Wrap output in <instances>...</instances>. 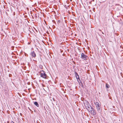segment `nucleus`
<instances>
[{
	"instance_id": "nucleus-3",
	"label": "nucleus",
	"mask_w": 123,
	"mask_h": 123,
	"mask_svg": "<svg viewBox=\"0 0 123 123\" xmlns=\"http://www.w3.org/2000/svg\"><path fill=\"white\" fill-rule=\"evenodd\" d=\"M43 73L41 74V77L44 78H46V74L44 73L43 71L42 70Z\"/></svg>"
},
{
	"instance_id": "nucleus-16",
	"label": "nucleus",
	"mask_w": 123,
	"mask_h": 123,
	"mask_svg": "<svg viewBox=\"0 0 123 123\" xmlns=\"http://www.w3.org/2000/svg\"><path fill=\"white\" fill-rule=\"evenodd\" d=\"M20 115L21 116V115H22V114H21V113H20Z\"/></svg>"
},
{
	"instance_id": "nucleus-7",
	"label": "nucleus",
	"mask_w": 123,
	"mask_h": 123,
	"mask_svg": "<svg viewBox=\"0 0 123 123\" xmlns=\"http://www.w3.org/2000/svg\"><path fill=\"white\" fill-rule=\"evenodd\" d=\"M34 104L37 107L39 106V105L38 103L37 102H34Z\"/></svg>"
},
{
	"instance_id": "nucleus-11",
	"label": "nucleus",
	"mask_w": 123,
	"mask_h": 123,
	"mask_svg": "<svg viewBox=\"0 0 123 123\" xmlns=\"http://www.w3.org/2000/svg\"><path fill=\"white\" fill-rule=\"evenodd\" d=\"M75 76H77L78 75V74L76 72H75Z\"/></svg>"
},
{
	"instance_id": "nucleus-15",
	"label": "nucleus",
	"mask_w": 123,
	"mask_h": 123,
	"mask_svg": "<svg viewBox=\"0 0 123 123\" xmlns=\"http://www.w3.org/2000/svg\"><path fill=\"white\" fill-rule=\"evenodd\" d=\"M7 123H9V122L8 121H7Z\"/></svg>"
},
{
	"instance_id": "nucleus-1",
	"label": "nucleus",
	"mask_w": 123,
	"mask_h": 123,
	"mask_svg": "<svg viewBox=\"0 0 123 123\" xmlns=\"http://www.w3.org/2000/svg\"><path fill=\"white\" fill-rule=\"evenodd\" d=\"M84 104L86 109L92 114L93 115H95L96 114V111L92 107L90 104L86 101L84 103Z\"/></svg>"
},
{
	"instance_id": "nucleus-4",
	"label": "nucleus",
	"mask_w": 123,
	"mask_h": 123,
	"mask_svg": "<svg viewBox=\"0 0 123 123\" xmlns=\"http://www.w3.org/2000/svg\"><path fill=\"white\" fill-rule=\"evenodd\" d=\"M31 55H32V56L34 57H35L36 56V55L35 53L34 52V51H32L31 54Z\"/></svg>"
},
{
	"instance_id": "nucleus-2",
	"label": "nucleus",
	"mask_w": 123,
	"mask_h": 123,
	"mask_svg": "<svg viewBox=\"0 0 123 123\" xmlns=\"http://www.w3.org/2000/svg\"><path fill=\"white\" fill-rule=\"evenodd\" d=\"M81 58L84 60H87L88 58V57L84 55L83 53H82L81 54Z\"/></svg>"
},
{
	"instance_id": "nucleus-14",
	"label": "nucleus",
	"mask_w": 123,
	"mask_h": 123,
	"mask_svg": "<svg viewBox=\"0 0 123 123\" xmlns=\"http://www.w3.org/2000/svg\"><path fill=\"white\" fill-rule=\"evenodd\" d=\"M52 21L53 22H55V21L54 20H53Z\"/></svg>"
},
{
	"instance_id": "nucleus-9",
	"label": "nucleus",
	"mask_w": 123,
	"mask_h": 123,
	"mask_svg": "<svg viewBox=\"0 0 123 123\" xmlns=\"http://www.w3.org/2000/svg\"><path fill=\"white\" fill-rule=\"evenodd\" d=\"M76 77L77 79H78L80 80V78L79 75H78L77 76H76Z\"/></svg>"
},
{
	"instance_id": "nucleus-10",
	"label": "nucleus",
	"mask_w": 123,
	"mask_h": 123,
	"mask_svg": "<svg viewBox=\"0 0 123 123\" xmlns=\"http://www.w3.org/2000/svg\"><path fill=\"white\" fill-rule=\"evenodd\" d=\"M39 67L40 68H41V69H42L43 68V66L42 65H39Z\"/></svg>"
},
{
	"instance_id": "nucleus-6",
	"label": "nucleus",
	"mask_w": 123,
	"mask_h": 123,
	"mask_svg": "<svg viewBox=\"0 0 123 123\" xmlns=\"http://www.w3.org/2000/svg\"><path fill=\"white\" fill-rule=\"evenodd\" d=\"M96 108L98 112L100 113V112H101L102 111V110L101 108L100 107V106L99 107H97Z\"/></svg>"
},
{
	"instance_id": "nucleus-13",
	"label": "nucleus",
	"mask_w": 123,
	"mask_h": 123,
	"mask_svg": "<svg viewBox=\"0 0 123 123\" xmlns=\"http://www.w3.org/2000/svg\"><path fill=\"white\" fill-rule=\"evenodd\" d=\"M11 123H14V122L13 121H12Z\"/></svg>"
},
{
	"instance_id": "nucleus-8",
	"label": "nucleus",
	"mask_w": 123,
	"mask_h": 123,
	"mask_svg": "<svg viewBox=\"0 0 123 123\" xmlns=\"http://www.w3.org/2000/svg\"><path fill=\"white\" fill-rule=\"evenodd\" d=\"M106 87L107 88H109L110 87V86L109 84L106 83Z\"/></svg>"
},
{
	"instance_id": "nucleus-5",
	"label": "nucleus",
	"mask_w": 123,
	"mask_h": 123,
	"mask_svg": "<svg viewBox=\"0 0 123 123\" xmlns=\"http://www.w3.org/2000/svg\"><path fill=\"white\" fill-rule=\"evenodd\" d=\"M94 104L96 106V108L97 107H99L101 106V105L98 102H94Z\"/></svg>"
},
{
	"instance_id": "nucleus-12",
	"label": "nucleus",
	"mask_w": 123,
	"mask_h": 123,
	"mask_svg": "<svg viewBox=\"0 0 123 123\" xmlns=\"http://www.w3.org/2000/svg\"><path fill=\"white\" fill-rule=\"evenodd\" d=\"M58 22L59 23H60L61 21L60 20H58V22Z\"/></svg>"
}]
</instances>
